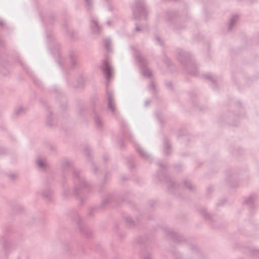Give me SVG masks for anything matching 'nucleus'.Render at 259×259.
I'll return each mask as SVG.
<instances>
[{
    "label": "nucleus",
    "mask_w": 259,
    "mask_h": 259,
    "mask_svg": "<svg viewBox=\"0 0 259 259\" xmlns=\"http://www.w3.org/2000/svg\"><path fill=\"white\" fill-rule=\"evenodd\" d=\"M178 59L183 63H186L187 71L189 73L193 75H197L196 65L192 61L189 53L182 52L179 54Z\"/></svg>",
    "instance_id": "f257e3e1"
},
{
    "label": "nucleus",
    "mask_w": 259,
    "mask_h": 259,
    "mask_svg": "<svg viewBox=\"0 0 259 259\" xmlns=\"http://www.w3.org/2000/svg\"><path fill=\"white\" fill-rule=\"evenodd\" d=\"M133 51L135 52L136 61L138 62L142 68V74L145 77H150L152 75V72L150 69L146 67V61L144 58L137 51L135 47L132 48Z\"/></svg>",
    "instance_id": "f03ea898"
},
{
    "label": "nucleus",
    "mask_w": 259,
    "mask_h": 259,
    "mask_svg": "<svg viewBox=\"0 0 259 259\" xmlns=\"http://www.w3.org/2000/svg\"><path fill=\"white\" fill-rule=\"evenodd\" d=\"M133 11L135 17H137L138 15L145 16L147 13V8L143 1L137 0L135 1L134 7L133 8Z\"/></svg>",
    "instance_id": "7ed1b4c3"
},
{
    "label": "nucleus",
    "mask_w": 259,
    "mask_h": 259,
    "mask_svg": "<svg viewBox=\"0 0 259 259\" xmlns=\"http://www.w3.org/2000/svg\"><path fill=\"white\" fill-rule=\"evenodd\" d=\"M101 68L106 77L107 82H108L114 74V71L108 59H106L103 61Z\"/></svg>",
    "instance_id": "20e7f679"
},
{
    "label": "nucleus",
    "mask_w": 259,
    "mask_h": 259,
    "mask_svg": "<svg viewBox=\"0 0 259 259\" xmlns=\"http://www.w3.org/2000/svg\"><path fill=\"white\" fill-rule=\"evenodd\" d=\"M91 29L94 34H97L100 32L101 28L96 17H93L91 19Z\"/></svg>",
    "instance_id": "39448f33"
},
{
    "label": "nucleus",
    "mask_w": 259,
    "mask_h": 259,
    "mask_svg": "<svg viewBox=\"0 0 259 259\" xmlns=\"http://www.w3.org/2000/svg\"><path fill=\"white\" fill-rule=\"evenodd\" d=\"M108 97V108L113 113L115 112V103L113 99V95L111 93H107Z\"/></svg>",
    "instance_id": "423d86ee"
},
{
    "label": "nucleus",
    "mask_w": 259,
    "mask_h": 259,
    "mask_svg": "<svg viewBox=\"0 0 259 259\" xmlns=\"http://www.w3.org/2000/svg\"><path fill=\"white\" fill-rule=\"evenodd\" d=\"M36 163L38 168L44 169L47 164V160L44 158H39L36 161Z\"/></svg>",
    "instance_id": "0eeeda50"
},
{
    "label": "nucleus",
    "mask_w": 259,
    "mask_h": 259,
    "mask_svg": "<svg viewBox=\"0 0 259 259\" xmlns=\"http://www.w3.org/2000/svg\"><path fill=\"white\" fill-rule=\"evenodd\" d=\"M238 19V15H234L230 19L229 22V26H228V29L231 30L233 26L235 25V23L237 21Z\"/></svg>",
    "instance_id": "6e6552de"
},
{
    "label": "nucleus",
    "mask_w": 259,
    "mask_h": 259,
    "mask_svg": "<svg viewBox=\"0 0 259 259\" xmlns=\"http://www.w3.org/2000/svg\"><path fill=\"white\" fill-rule=\"evenodd\" d=\"M26 108L22 106H19L15 109L14 113L16 115H20L26 112Z\"/></svg>",
    "instance_id": "1a4fd4ad"
},
{
    "label": "nucleus",
    "mask_w": 259,
    "mask_h": 259,
    "mask_svg": "<svg viewBox=\"0 0 259 259\" xmlns=\"http://www.w3.org/2000/svg\"><path fill=\"white\" fill-rule=\"evenodd\" d=\"M257 198V196L255 194H251L246 198L245 201L247 204L253 203Z\"/></svg>",
    "instance_id": "9d476101"
},
{
    "label": "nucleus",
    "mask_w": 259,
    "mask_h": 259,
    "mask_svg": "<svg viewBox=\"0 0 259 259\" xmlns=\"http://www.w3.org/2000/svg\"><path fill=\"white\" fill-rule=\"evenodd\" d=\"M136 148L137 150L139 151L140 154L146 158H148L149 157L148 154L140 147V146L138 144H136Z\"/></svg>",
    "instance_id": "9b49d317"
},
{
    "label": "nucleus",
    "mask_w": 259,
    "mask_h": 259,
    "mask_svg": "<svg viewBox=\"0 0 259 259\" xmlns=\"http://www.w3.org/2000/svg\"><path fill=\"white\" fill-rule=\"evenodd\" d=\"M95 121L96 124V125L98 127H101L102 126V121L99 115H96L95 116Z\"/></svg>",
    "instance_id": "f8f14e48"
},
{
    "label": "nucleus",
    "mask_w": 259,
    "mask_h": 259,
    "mask_svg": "<svg viewBox=\"0 0 259 259\" xmlns=\"http://www.w3.org/2000/svg\"><path fill=\"white\" fill-rule=\"evenodd\" d=\"M104 3L107 6L108 9L109 11H112L113 7L112 6V0H103Z\"/></svg>",
    "instance_id": "ddd939ff"
},
{
    "label": "nucleus",
    "mask_w": 259,
    "mask_h": 259,
    "mask_svg": "<svg viewBox=\"0 0 259 259\" xmlns=\"http://www.w3.org/2000/svg\"><path fill=\"white\" fill-rule=\"evenodd\" d=\"M104 44L105 47L108 52H110L111 51L110 46L111 45V41L109 39L106 38L104 40Z\"/></svg>",
    "instance_id": "4468645a"
},
{
    "label": "nucleus",
    "mask_w": 259,
    "mask_h": 259,
    "mask_svg": "<svg viewBox=\"0 0 259 259\" xmlns=\"http://www.w3.org/2000/svg\"><path fill=\"white\" fill-rule=\"evenodd\" d=\"M70 165V162L68 160H64L62 161L61 166L62 168H65Z\"/></svg>",
    "instance_id": "2eb2a0df"
},
{
    "label": "nucleus",
    "mask_w": 259,
    "mask_h": 259,
    "mask_svg": "<svg viewBox=\"0 0 259 259\" xmlns=\"http://www.w3.org/2000/svg\"><path fill=\"white\" fill-rule=\"evenodd\" d=\"M164 147L165 152L166 154H168L169 153V149H170V144L168 142H166L164 143Z\"/></svg>",
    "instance_id": "dca6fc26"
},
{
    "label": "nucleus",
    "mask_w": 259,
    "mask_h": 259,
    "mask_svg": "<svg viewBox=\"0 0 259 259\" xmlns=\"http://www.w3.org/2000/svg\"><path fill=\"white\" fill-rule=\"evenodd\" d=\"M205 77L212 82H214L216 80L215 77L211 74L206 75Z\"/></svg>",
    "instance_id": "f3484780"
},
{
    "label": "nucleus",
    "mask_w": 259,
    "mask_h": 259,
    "mask_svg": "<svg viewBox=\"0 0 259 259\" xmlns=\"http://www.w3.org/2000/svg\"><path fill=\"white\" fill-rule=\"evenodd\" d=\"M86 3V5L89 8H92V4L93 0H84Z\"/></svg>",
    "instance_id": "a211bd4d"
},
{
    "label": "nucleus",
    "mask_w": 259,
    "mask_h": 259,
    "mask_svg": "<svg viewBox=\"0 0 259 259\" xmlns=\"http://www.w3.org/2000/svg\"><path fill=\"white\" fill-rule=\"evenodd\" d=\"M185 185L186 187H187L188 189L192 190L193 188V186L191 185V183L189 182H185Z\"/></svg>",
    "instance_id": "6ab92c4d"
},
{
    "label": "nucleus",
    "mask_w": 259,
    "mask_h": 259,
    "mask_svg": "<svg viewBox=\"0 0 259 259\" xmlns=\"http://www.w3.org/2000/svg\"><path fill=\"white\" fill-rule=\"evenodd\" d=\"M202 214L204 217H205V218L206 219H207V218H209V215H208V213L206 212V211H205V210H204V211H203L202 212Z\"/></svg>",
    "instance_id": "aec40b11"
},
{
    "label": "nucleus",
    "mask_w": 259,
    "mask_h": 259,
    "mask_svg": "<svg viewBox=\"0 0 259 259\" xmlns=\"http://www.w3.org/2000/svg\"><path fill=\"white\" fill-rule=\"evenodd\" d=\"M156 40L157 41V43L159 45H162V41L160 37H155Z\"/></svg>",
    "instance_id": "412c9836"
},
{
    "label": "nucleus",
    "mask_w": 259,
    "mask_h": 259,
    "mask_svg": "<svg viewBox=\"0 0 259 259\" xmlns=\"http://www.w3.org/2000/svg\"><path fill=\"white\" fill-rule=\"evenodd\" d=\"M51 117H48V119H47V123L50 125H52V124L50 122V120H51Z\"/></svg>",
    "instance_id": "4be33fe9"
},
{
    "label": "nucleus",
    "mask_w": 259,
    "mask_h": 259,
    "mask_svg": "<svg viewBox=\"0 0 259 259\" xmlns=\"http://www.w3.org/2000/svg\"><path fill=\"white\" fill-rule=\"evenodd\" d=\"M112 21H107L106 22V25H107V26H111V24H112Z\"/></svg>",
    "instance_id": "5701e85b"
},
{
    "label": "nucleus",
    "mask_w": 259,
    "mask_h": 259,
    "mask_svg": "<svg viewBox=\"0 0 259 259\" xmlns=\"http://www.w3.org/2000/svg\"><path fill=\"white\" fill-rule=\"evenodd\" d=\"M136 31H140L142 30V29L139 26H137L135 28Z\"/></svg>",
    "instance_id": "b1692460"
},
{
    "label": "nucleus",
    "mask_w": 259,
    "mask_h": 259,
    "mask_svg": "<svg viewBox=\"0 0 259 259\" xmlns=\"http://www.w3.org/2000/svg\"><path fill=\"white\" fill-rule=\"evenodd\" d=\"M71 62H72V64H74L75 62V57L71 58Z\"/></svg>",
    "instance_id": "393cba45"
},
{
    "label": "nucleus",
    "mask_w": 259,
    "mask_h": 259,
    "mask_svg": "<svg viewBox=\"0 0 259 259\" xmlns=\"http://www.w3.org/2000/svg\"><path fill=\"white\" fill-rule=\"evenodd\" d=\"M150 101L149 100H147L145 102V105L146 106H148L150 104Z\"/></svg>",
    "instance_id": "a878e982"
},
{
    "label": "nucleus",
    "mask_w": 259,
    "mask_h": 259,
    "mask_svg": "<svg viewBox=\"0 0 259 259\" xmlns=\"http://www.w3.org/2000/svg\"><path fill=\"white\" fill-rule=\"evenodd\" d=\"M155 88V85L152 83L151 85H150V88H151L152 89H154Z\"/></svg>",
    "instance_id": "bb28decb"
},
{
    "label": "nucleus",
    "mask_w": 259,
    "mask_h": 259,
    "mask_svg": "<svg viewBox=\"0 0 259 259\" xmlns=\"http://www.w3.org/2000/svg\"><path fill=\"white\" fill-rule=\"evenodd\" d=\"M3 21L1 19H0V25H3Z\"/></svg>",
    "instance_id": "cd10ccee"
},
{
    "label": "nucleus",
    "mask_w": 259,
    "mask_h": 259,
    "mask_svg": "<svg viewBox=\"0 0 259 259\" xmlns=\"http://www.w3.org/2000/svg\"><path fill=\"white\" fill-rule=\"evenodd\" d=\"M144 259H151L150 257L148 256L147 257H145Z\"/></svg>",
    "instance_id": "c85d7f7f"
},
{
    "label": "nucleus",
    "mask_w": 259,
    "mask_h": 259,
    "mask_svg": "<svg viewBox=\"0 0 259 259\" xmlns=\"http://www.w3.org/2000/svg\"><path fill=\"white\" fill-rule=\"evenodd\" d=\"M43 196H44V197H47V196H48L47 195H45V194H43Z\"/></svg>",
    "instance_id": "c756f323"
}]
</instances>
